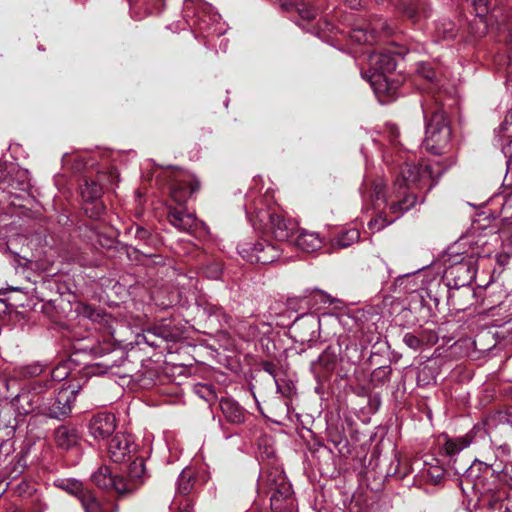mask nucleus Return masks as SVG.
Instances as JSON below:
<instances>
[{
    "label": "nucleus",
    "instance_id": "0eeeda50",
    "mask_svg": "<svg viewBox=\"0 0 512 512\" xmlns=\"http://www.w3.org/2000/svg\"><path fill=\"white\" fill-rule=\"evenodd\" d=\"M136 447L132 435L117 433L109 441L108 455L113 462L123 463L133 456Z\"/></svg>",
    "mask_w": 512,
    "mask_h": 512
},
{
    "label": "nucleus",
    "instance_id": "6e6552de",
    "mask_svg": "<svg viewBox=\"0 0 512 512\" xmlns=\"http://www.w3.org/2000/svg\"><path fill=\"white\" fill-rule=\"evenodd\" d=\"M102 193V186L96 181H87L81 189V196L85 202L84 211L91 218H99L105 210L100 201Z\"/></svg>",
    "mask_w": 512,
    "mask_h": 512
},
{
    "label": "nucleus",
    "instance_id": "a211bd4d",
    "mask_svg": "<svg viewBox=\"0 0 512 512\" xmlns=\"http://www.w3.org/2000/svg\"><path fill=\"white\" fill-rule=\"evenodd\" d=\"M295 244L305 252H314L321 248L322 239L318 233L303 230L297 236Z\"/></svg>",
    "mask_w": 512,
    "mask_h": 512
},
{
    "label": "nucleus",
    "instance_id": "7ed1b4c3",
    "mask_svg": "<svg viewBox=\"0 0 512 512\" xmlns=\"http://www.w3.org/2000/svg\"><path fill=\"white\" fill-rule=\"evenodd\" d=\"M369 68L361 72L362 78L370 83L375 95L382 101V97L394 91V84L389 81L388 75L396 69V61L391 53H370L368 56Z\"/></svg>",
    "mask_w": 512,
    "mask_h": 512
},
{
    "label": "nucleus",
    "instance_id": "7c9ffc66",
    "mask_svg": "<svg viewBox=\"0 0 512 512\" xmlns=\"http://www.w3.org/2000/svg\"><path fill=\"white\" fill-rule=\"evenodd\" d=\"M391 368L389 366H381L376 368L372 373V382L375 385H383L389 381Z\"/></svg>",
    "mask_w": 512,
    "mask_h": 512
},
{
    "label": "nucleus",
    "instance_id": "39448f33",
    "mask_svg": "<svg viewBox=\"0 0 512 512\" xmlns=\"http://www.w3.org/2000/svg\"><path fill=\"white\" fill-rule=\"evenodd\" d=\"M239 255L250 263L270 264L281 255V249L265 239L256 241H243L238 244Z\"/></svg>",
    "mask_w": 512,
    "mask_h": 512
},
{
    "label": "nucleus",
    "instance_id": "4468645a",
    "mask_svg": "<svg viewBox=\"0 0 512 512\" xmlns=\"http://www.w3.org/2000/svg\"><path fill=\"white\" fill-rule=\"evenodd\" d=\"M476 260L471 255L463 258L459 263L451 267L450 274L458 279L457 285L464 286L469 284L476 275Z\"/></svg>",
    "mask_w": 512,
    "mask_h": 512
},
{
    "label": "nucleus",
    "instance_id": "8fccbe9b",
    "mask_svg": "<svg viewBox=\"0 0 512 512\" xmlns=\"http://www.w3.org/2000/svg\"><path fill=\"white\" fill-rule=\"evenodd\" d=\"M104 372H105V371H99V372L94 371V374H97V373H104Z\"/></svg>",
    "mask_w": 512,
    "mask_h": 512
},
{
    "label": "nucleus",
    "instance_id": "09e8293b",
    "mask_svg": "<svg viewBox=\"0 0 512 512\" xmlns=\"http://www.w3.org/2000/svg\"><path fill=\"white\" fill-rule=\"evenodd\" d=\"M409 16H410L411 18H417V17H418V16H416L414 13L409 14Z\"/></svg>",
    "mask_w": 512,
    "mask_h": 512
},
{
    "label": "nucleus",
    "instance_id": "412c9836",
    "mask_svg": "<svg viewBox=\"0 0 512 512\" xmlns=\"http://www.w3.org/2000/svg\"><path fill=\"white\" fill-rule=\"evenodd\" d=\"M199 307L209 320L216 321L220 325L228 322L227 315L221 307L209 302L202 303Z\"/></svg>",
    "mask_w": 512,
    "mask_h": 512
},
{
    "label": "nucleus",
    "instance_id": "49530a36",
    "mask_svg": "<svg viewBox=\"0 0 512 512\" xmlns=\"http://www.w3.org/2000/svg\"><path fill=\"white\" fill-rule=\"evenodd\" d=\"M145 338H147V336H145ZM146 341L151 346H157V344L155 342H150L148 339H146Z\"/></svg>",
    "mask_w": 512,
    "mask_h": 512
},
{
    "label": "nucleus",
    "instance_id": "58836bf2",
    "mask_svg": "<svg viewBox=\"0 0 512 512\" xmlns=\"http://www.w3.org/2000/svg\"><path fill=\"white\" fill-rule=\"evenodd\" d=\"M120 364L121 363H117L116 360L112 359V356H108L101 363H98L97 366L105 368L106 371L114 366H119Z\"/></svg>",
    "mask_w": 512,
    "mask_h": 512
},
{
    "label": "nucleus",
    "instance_id": "dca6fc26",
    "mask_svg": "<svg viewBox=\"0 0 512 512\" xmlns=\"http://www.w3.org/2000/svg\"><path fill=\"white\" fill-rule=\"evenodd\" d=\"M55 442L58 447L69 450L78 445L79 434L73 427L60 426L55 430Z\"/></svg>",
    "mask_w": 512,
    "mask_h": 512
},
{
    "label": "nucleus",
    "instance_id": "79ce46f5",
    "mask_svg": "<svg viewBox=\"0 0 512 512\" xmlns=\"http://www.w3.org/2000/svg\"><path fill=\"white\" fill-rule=\"evenodd\" d=\"M264 370L275 378L274 371H273V365L271 363H265Z\"/></svg>",
    "mask_w": 512,
    "mask_h": 512
},
{
    "label": "nucleus",
    "instance_id": "f8f14e48",
    "mask_svg": "<svg viewBox=\"0 0 512 512\" xmlns=\"http://www.w3.org/2000/svg\"><path fill=\"white\" fill-rule=\"evenodd\" d=\"M199 188L198 180L191 174H183L171 186V197L178 203H185Z\"/></svg>",
    "mask_w": 512,
    "mask_h": 512
},
{
    "label": "nucleus",
    "instance_id": "1a4fd4ad",
    "mask_svg": "<svg viewBox=\"0 0 512 512\" xmlns=\"http://www.w3.org/2000/svg\"><path fill=\"white\" fill-rule=\"evenodd\" d=\"M43 401L42 386L34 384L31 389L22 390L14 399L13 406L19 414L27 415L35 410L40 413V405Z\"/></svg>",
    "mask_w": 512,
    "mask_h": 512
},
{
    "label": "nucleus",
    "instance_id": "c03bdc74",
    "mask_svg": "<svg viewBox=\"0 0 512 512\" xmlns=\"http://www.w3.org/2000/svg\"><path fill=\"white\" fill-rule=\"evenodd\" d=\"M508 45H509L510 51L512 52V30L509 33V43H508Z\"/></svg>",
    "mask_w": 512,
    "mask_h": 512
},
{
    "label": "nucleus",
    "instance_id": "cd10ccee",
    "mask_svg": "<svg viewBox=\"0 0 512 512\" xmlns=\"http://www.w3.org/2000/svg\"><path fill=\"white\" fill-rule=\"evenodd\" d=\"M79 501L85 512H101L99 502L95 499L91 492L82 493Z\"/></svg>",
    "mask_w": 512,
    "mask_h": 512
},
{
    "label": "nucleus",
    "instance_id": "ddd939ff",
    "mask_svg": "<svg viewBox=\"0 0 512 512\" xmlns=\"http://www.w3.org/2000/svg\"><path fill=\"white\" fill-rule=\"evenodd\" d=\"M268 217L270 220V231L278 241H288L297 229L296 222L286 219L280 214L271 213Z\"/></svg>",
    "mask_w": 512,
    "mask_h": 512
},
{
    "label": "nucleus",
    "instance_id": "f257e3e1",
    "mask_svg": "<svg viewBox=\"0 0 512 512\" xmlns=\"http://www.w3.org/2000/svg\"><path fill=\"white\" fill-rule=\"evenodd\" d=\"M455 163L453 157L445 159V163H432L422 161L418 165L405 163L400 167L393 186V194L398 200H393L387 205L385 193V183L382 180L373 182L370 191H363V199H369L375 210H382L387 206V210L381 211L374 219L368 223L373 232L380 231L386 226L399 219L405 212L410 210L415 204L417 197L414 190L426 189L429 191L438 179L450 166Z\"/></svg>",
    "mask_w": 512,
    "mask_h": 512
},
{
    "label": "nucleus",
    "instance_id": "4c0bfd02",
    "mask_svg": "<svg viewBox=\"0 0 512 512\" xmlns=\"http://www.w3.org/2000/svg\"><path fill=\"white\" fill-rule=\"evenodd\" d=\"M176 505H178L177 512H192L191 502L187 498L181 500L179 503H177L176 501H173L172 507L174 508Z\"/></svg>",
    "mask_w": 512,
    "mask_h": 512
},
{
    "label": "nucleus",
    "instance_id": "6ab92c4d",
    "mask_svg": "<svg viewBox=\"0 0 512 512\" xmlns=\"http://www.w3.org/2000/svg\"><path fill=\"white\" fill-rule=\"evenodd\" d=\"M307 300V305L310 306L311 309L319 310L321 306L326 304H332L334 302L333 298L327 294L326 292L320 289H314L309 292V295L305 296Z\"/></svg>",
    "mask_w": 512,
    "mask_h": 512
},
{
    "label": "nucleus",
    "instance_id": "f03ea898",
    "mask_svg": "<svg viewBox=\"0 0 512 512\" xmlns=\"http://www.w3.org/2000/svg\"><path fill=\"white\" fill-rule=\"evenodd\" d=\"M426 120L424 146L433 155H442L451 147V128L442 109L422 105Z\"/></svg>",
    "mask_w": 512,
    "mask_h": 512
},
{
    "label": "nucleus",
    "instance_id": "a19ab883",
    "mask_svg": "<svg viewBox=\"0 0 512 512\" xmlns=\"http://www.w3.org/2000/svg\"><path fill=\"white\" fill-rule=\"evenodd\" d=\"M29 484L27 482H24L22 481L19 485H18V490H19V493H29Z\"/></svg>",
    "mask_w": 512,
    "mask_h": 512
},
{
    "label": "nucleus",
    "instance_id": "20e7f679",
    "mask_svg": "<svg viewBox=\"0 0 512 512\" xmlns=\"http://www.w3.org/2000/svg\"><path fill=\"white\" fill-rule=\"evenodd\" d=\"M80 389V385L70 384L61 387L53 396L45 397L43 395L40 414L58 420L65 419L71 414L72 405Z\"/></svg>",
    "mask_w": 512,
    "mask_h": 512
},
{
    "label": "nucleus",
    "instance_id": "a18cd8bd",
    "mask_svg": "<svg viewBox=\"0 0 512 512\" xmlns=\"http://www.w3.org/2000/svg\"><path fill=\"white\" fill-rule=\"evenodd\" d=\"M310 320L312 322V324L315 326V325H319V319H316L314 318L313 316L310 317Z\"/></svg>",
    "mask_w": 512,
    "mask_h": 512
},
{
    "label": "nucleus",
    "instance_id": "f3484780",
    "mask_svg": "<svg viewBox=\"0 0 512 512\" xmlns=\"http://www.w3.org/2000/svg\"><path fill=\"white\" fill-rule=\"evenodd\" d=\"M220 408L229 422L234 424H241L244 422V409L236 401L230 398H222L220 400Z\"/></svg>",
    "mask_w": 512,
    "mask_h": 512
},
{
    "label": "nucleus",
    "instance_id": "5701e85b",
    "mask_svg": "<svg viewBox=\"0 0 512 512\" xmlns=\"http://www.w3.org/2000/svg\"><path fill=\"white\" fill-rule=\"evenodd\" d=\"M376 27L366 29L362 27L354 28L350 34L351 39L359 44H371L375 38Z\"/></svg>",
    "mask_w": 512,
    "mask_h": 512
},
{
    "label": "nucleus",
    "instance_id": "473e14b6",
    "mask_svg": "<svg viewBox=\"0 0 512 512\" xmlns=\"http://www.w3.org/2000/svg\"><path fill=\"white\" fill-rule=\"evenodd\" d=\"M61 487L68 493L76 495L78 499H80L82 493L87 491L83 489L82 483L77 480H67L61 485Z\"/></svg>",
    "mask_w": 512,
    "mask_h": 512
},
{
    "label": "nucleus",
    "instance_id": "9b49d317",
    "mask_svg": "<svg viewBox=\"0 0 512 512\" xmlns=\"http://www.w3.org/2000/svg\"><path fill=\"white\" fill-rule=\"evenodd\" d=\"M115 429L116 419L111 413H98L91 418L89 423V433L95 440L107 439Z\"/></svg>",
    "mask_w": 512,
    "mask_h": 512
},
{
    "label": "nucleus",
    "instance_id": "e433bc0d",
    "mask_svg": "<svg viewBox=\"0 0 512 512\" xmlns=\"http://www.w3.org/2000/svg\"><path fill=\"white\" fill-rule=\"evenodd\" d=\"M403 342L413 350H418L422 345V341L412 333H406L403 336Z\"/></svg>",
    "mask_w": 512,
    "mask_h": 512
},
{
    "label": "nucleus",
    "instance_id": "4be33fe9",
    "mask_svg": "<svg viewBox=\"0 0 512 512\" xmlns=\"http://www.w3.org/2000/svg\"><path fill=\"white\" fill-rule=\"evenodd\" d=\"M481 504L487 507L488 512H512L507 503L494 494L483 496Z\"/></svg>",
    "mask_w": 512,
    "mask_h": 512
},
{
    "label": "nucleus",
    "instance_id": "423d86ee",
    "mask_svg": "<svg viewBox=\"0 0 512 512\" xmlns=\"http://www.w3.org/2000/svg\"><path fill=\"white\" fill-rule=\"evenodd\" d=\"M266 482L271 493V508L275 512H281L292 505V487L281 472H277L276 475L269 474Z\"/></svg>",
    "mask_w": 512,
    "mask_h": 512
},
{
    "label": "nucleus",
    "instance_id": "ea45409f",
    "mask_svg": "<svg viewBox=\"0 0 512 512\" xmlns=\"http://www.w3.org/2000/svg\"><path fill=\"white\" fill-rule=\"evenodd\" d=\"M431 477L434 478V482L437 483L441 479L443 473L440 468H436L433 472H430Z\"/></svg>",
    "mask_w": 512,
    "mask_h": 512
},
{
    "label": "nucleus",
    "instance_id": "37998d69",
    "mask_svg": "<svg viewBox=\"0 0 512 512\" xmlns=\"http://www.w3.org/2000/svg\"><path fill=\"white\" fill-rule=\"evenodd\" d=\"M109 177L111 178V182L113 181L114 178H117V172L115 169H111L109 171Z\"/></svg>",
    "mask_w": 512,
    "mask_h": 512
},
{
    "label": "nucleus",
    "instance_id": "a878e982",
    "mask_svg": "<svg viewBox=\"0 0 512 512\" xmlns=\"http://www.w3.org/2000/svg\"><path fill=\"white\" fill-rule=\"evenodd\" d=\"M489 466L481 461L474 460L473 463L469 466L467 464L461 466V467H455V472L457 474H464L467 475V477H478V474H475V470L482 471L487 470Z\"/></svg>",
    "mask_w": 512,
    "mask_h": 512
},
{
    "label": "nucleus",
    "instance_id": "c756f323",
    "mask_svg": "<svg viewBox=\"0 0 512 512\" xmlns=\"http://www.w3.org/2000/svg\"><path fill=\"white\" fill-rule=\"evenodd\" d=\"M360 238L359 231L357 229H350L345 233L338 236L336 240L337 246L341 248H346L350 246L352 243L358 241Z\"/></svg>",
    "mask_w": 512,
    "mask_h": 512
},
{
    "label": "nucleus",
    "instance_id": "bb28decb",
    "mask_svg": "<svg viewBox=\"0 0 512 512\" xmlns=\"http://www.w3.org/2000/svg\"><path fill=\"white\" fill-rule=\"evenodd\" d=\"M145 474V464L142 457H136L129 465L128 475L131 480H140Z\"/></svg>",
    "mask_w": 512,
    "mask_h": 512
},
{
    "label": "nucleus",
    "instance_id": "b1692460",
    "mask_svg": "<svg viewBox=\"0 0 512 512\" xmlns=\"http://www.w3.org/2000/svg\"><path fill=\"white\" fill-rule=\"evenodd\" d=\"M283 6L289 11H296L302 19L310 20L315 17V10L301 0H295L289 4L285 3Z\"/></svg>",
    "mask_w": 512,
    "mask_h": 512
},
{
    "label": "nucleus",
    "instance_id": "2eb2a0df",
    "mask_svg": "<svg viewBox=\"0 0 512 512\" xmlns=\"http://www.w3.org/2000/svg\"><path fill=\"white\" fill-rule=\"evenodd\" d=\"M169 222L183 232H192L199 225L195 215L183 209H173L168 214Z\"/></svg>",
    "mask_w": 512,
    "mask_h": 512
},
{
    "label": "nucleus",
    "instance_id": "c85d7f7f",
    "mask_svg": "<svg viewBox=\"0 0 512 512\" xmlns=\"http://www.w3.org/2000/svg\"><path fill=\"white\" fill-rule=\"evenodd\" d=\"M201 274L208 279L217 280L222 275V265L218 261H212L201 268Z\"/></svg>",
    "mask_w": 512,
    "mask_h": 512
},
{
    "label": "nucleus",
    "instance_id": "393cba45",
    "mask_svg": "<svg viewBox=\"0 0 512 512\" xmlns=\"http://www.w3.org/2000/svg\"><path fill=\"white\" fill-rule=\"evenodd\" d=\"M194 483L193 472L191 469H183L181 474L179 475L177 482V490L180 494H188Z\"/></svg>",
    "mask_w": 512,
    "mask_h": 512
},
{
    "label": "nucleus",
    "instance_id": "72a5a7b5",
    "mask_svg": "<svg viewBox=\"0 0 512 512\" xmlns=\"http://www.w3.org/2000/svg\"><path fill=\"white\" fill-rule=\"evenodd\" d=\"M417 73L422 76L423 78L433 81L436 77V73L433 69V67L429 63L420 62L417 64L416 67Z\"/></svg>",
    "mask_w": 512,
    "mask_h": 512
},
{
    "label": "nucleus",
    "instance_id": "aec40b11",
    "mask_svg": "<svg viewBox=\"0 0 512 512\" xmlns=\"http://www.w3.org/2000/svg\"><path fill=\"white\" fill-rule=\"evenodd\" d=\"M470 443L471 441L465 437L446 439L442 450L444 454L452 460L455 455L467 448Z\"/></svg>",
    "mask_w": 512,
    "mask_h": 512
},
{
    "label": "nucleus",
    "instance_id": "2f4dec72",
    "mask_svg": "<svg viewBox=\"0 0 512 512\" xmlns=\"http://www.w3.org/2000/svg\"><path fill=\"white\" fill-rule=\"evenodd\" d=\"M277 392L285 398H292L295 394L294 384L289 380H278L275 378Z\"/></svg>",
    "mask_w": 512,
    "mask_h": 512
},
{
    "label": "nucleus",
    "instance_id": "de8ad7c7",
    "mask_svg": "<svg viewBox=\"0 0 512 512\" xmlns=\"http://www.w3.org/2000/svg\"><path fill=\"white\" fill-rule=\"evenodd\" d=\"M155 335H159L160 337L167 338L160 330L158 333H154Z\"/></svg>",
    "mask_w": 512,
    "mask_h": 512
},
{
    "label": "nucleus",
    "instance_id": "c9c22d12",
    "mask_svg": "<svg viewBox=\"0 0 512 512\" xmlns=\"http://www.w3.org/2000/svg\"><path fill=\"white\" fill-rule=\"evenodd\" d=\"M69 375V370L66 364L57 365L51 372V376L55 381H63Z\"/></svg>",
    "mask_w": 512,
    "mask_h": 512
},
{
    "label": "nucleus",
    "instance_id": "9d476101",
    "mask_svg": "<svg viewBox=\"0 0 512 512\" xmlns=\"http://www.w3.org/2000/svg\"><path fill=\"white\" fill-rule=\"evenodd\" d=\"M91 480L101 489H114L119 494H124L131 490L130 484L123 478L113 475L108 466H101L95 471Z\"/></svg>",
    "mask_w": 512,
    "mask_h": 512
},
{
    "label": "nucleus",
    "instance_id": "f704fd0d",
    "mask_svg": "<svg viewBox=\"0 0 512 512\" xmlns=\"http://www.w3.org/2000/svg\"><path fill=\"white\" fill-rule=\"evenodd\" d=\"M81 314L94 322H100L104 316L100 310L90 305H83Z\"/></svg>",
    "mask_w": 512,
    "mask_h": 512
}]
</instances>
